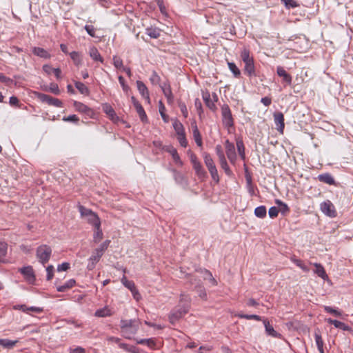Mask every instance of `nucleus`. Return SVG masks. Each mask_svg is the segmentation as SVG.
Masks as SVG:
<instances>
[{"instance_id": "15", "label": "nucleus", "mask_w": 353, "mask_h": 353, "mask_svg": "<svg viewBox=\"0 0 353 353\" xmlns=\"http://www.w3.org/2000/svg\"><path fill=\"white\" fill-rule=\"evenodd\" d=\"M164 150L165 151H166L167 152L170 153L172 155L173 161L176 165L179 166H181L183 165V162L181 160V158L176 148H174L172 145H168L164 148Z\"/></svg>"}, {"instance_id": "28", "label": "nucleus", "mask_w": 353, "mask_h": 353, "mask_svg": "<svg viewBox=\"0 0 353 353\" xmlns=\"http://www.w3.org/2000/svg\"><path fill=\"white\" fill-rule=\"evenodd\" d=\"M17 343V340L12 341L8 339H0V345L6 349H12Z\"/></svg>"}, {"instance_id": "7", "label": "nucleus", "mask_w": 353, "mask_h": 353, "mask_svg": "<svg viewBox=\"0 0 353 353\" xmlns=\"http://www.w3.org/2000/svg\"><path fill=\"white\" fill-rule=\"evenodd\" d=\"M320 208L323 213L330 217H335L337 214L334 205L330 200L321 203Z\"/></svg>"}, {"instance_id": "6", "label": "nucleus", "mask_w": 353, "mask_h": 353, "mask_svg": "<svg viewBox=\"0 0 353 353\" xmlns=\"http://www.w3.org/2000/svg\"><path fill=\"white\" fill-rule=\"evenodd\" d=\"M221 115L223 125L225 128H231L234 125V119L230 107L227 104H223L221 107Z\"/></svg>"}, {"instance_id": "38", "label": "nucleus", "mask_w": 353, "mask_h": 353, "mask_svg": "<svg viewBox=\"0 0 353 353\" xmlns=\"http://www.w3.org/2000/svg\"><path fill=\"white\" fill-rule=\"evenodd\" d=\"M194 170H195V172L196 175L199 178H203L206 176V172L203 169L202 165L200 163L196 164V165L193 166Z\"/></svg>"}, {"instance_id": "57", "label": "nucleus", "mask_w": 353, "mask_h": 353, "mask_svg": "<svg viewBox=\"0 0 353 353\" xmlns=\"http://www.w3.org/2000/svg\"><path fill=\"white\" fill-rule=\"evenodd\" d=\"M208 170H209V172L210 173L213 180H214L216 182H219V177L218 171H217L216 166L212 168L209 169Z\"/></svg>"}, {"instance_id": "22", "label": "nucleus", "mask_w": 353, "mask_h": 353, "mask_svg": "<svg viewBox=\"0 0 353 353\" xmlns=\"http://www.w3.org/2000/svg\"><path fill=\"white\" fill-rule=\"evenodd\" d=\"M32 53L41 58L49 59L50 58V53L45 49L39 47H34L32 48Z\"/></svg>"}, {"instance_id": "35", "label": "nucleus", "mask_w": 353, "mask_h": 353, "mask_svg": "<svg viewBox=\"0 0 353 353\" xmlns=\"http://www.w3.org/2000/svg\"><path fill=\"white\" fill-rule=\"evenodd\" d=\"M314 339H315V342H316L318 350L319 351L320 353H324L323 341L322 339L321 334L316 332L314 334Z\"/></svg>"}, {"instance_id": "40", "label": "nucleus", "mask_w": 353, "mask_h": 353, "mask_svg": "<svg viewBox=\"0 0 353 353\" xmlns=\"http://www.w3.org/2000/svg\"><path fill=\"white\" fill-rule=\"evenodd\" d=\"M95 232L94 234V241L95 243L99 242L103 239V232L101 229V225L95 226Z\"/></svg>"}, {"instance_id": "8", "label": "nucleus", "mask_w": 353, "mask_h": 353, "mask_svg": "<svg viewBox=\"0 0 353 353\" xmlns=\"http://www.w3.org/2000/svg\"><path fill=\"white\" fill-rule=\"evenodd\" d=\"M38 99L48 105H53L55 107H62L63 103L58 99L53 98L50 95L43 94V93H38L37 94Z\"/></svg>"}, {"instance_id": "16", "label": "nucleus", "mask_w": 353, "mask_h": 353, "mask_svg": "<svg viewBox=\"0 0 353 353\" xmlns=\"http://www.w3.org/2000/svg\"><path fill=\"white\" fill-rule=\"evenodd\" d=\"M137 90H139L141 95L148 102H150V94L149 91L146 85L141 81H137Z\"/></svg>"}, {"instance_id": "14", "label": "nucleus", "mask_w": 353, "mask_h": 353, "mask_svg": "<svg viewBox=\"0 0 353 353\" xmlns=\"http://www.w3.org/2000/svg\"><path fill=\"white\" fill-rule=\"evenodd\" d=\"M160 87L165 97L167 98L168 103H172L174 100V96L170 83L168 82H164L160 85Z\"/></svg>"}, {"instance_id": "42", "label": "nucleus", "mask_w": 353, "mask_h": 353, "mask_svg": "<svg viewBox=\"0 0 353 353\" xmlns=\"http://www.w3.org/2000/svg\"><path fill=\"white\" fill-rule=\"evenodd\" d=\"M173 128H174L177 136L185 133L183 125H182L181 123H180L177 121L174 122Z\"/></svg>"}, {"instance_id": "20", "label": "nucleus", "mask_w": 353, "mask_h": 353, "mask_svg": "<svg viewBox=\"0 0 353 353\" xmlns=\"http://www.w3.org/2000/svg\"><path fill=\"white\" fill-rule=\"evenodd\" d=\"M265 332L266 333L273 337L278 338L281 336L276 330H274V327L270 324V322L267 319L263 320Z\"/></svg>"}, {"instance_id": "63", "label": "nucleus", "mask_w": 353, "mask_h": 353, "mask_svg": "<svg viewBox=\"0 0 353 353\" xmlns=\"http://www.w3.org/2000/svg\"><path fill=\"white\" fill-rule=\"evenodd\" d=\"M119 347L120 348L123 349L125 351H126L128 352H134V347L133 346H130L127 343H123L120 342L119 343Z\"/></svg>"}, {"instance_id": "2", "label": "nucleus", "mask_w": 353, "mask_h": 353, "mask_svg": "<svg viewBox=\"0 0 353 353\" xmlns=\"http://www.w3.org/2000/svg\"><path fill=\"white\" fill-rule=\"evenodd\" d=\"M241 58L245 64L244 73L248 77H255L256 74L254 61L253 57L250 56V50L244 48L241 52Z\"/></svg>"}, {"instance_id": "13", "label": "nucleus", "mask_w": 353, "mask_h": 353, "mask_svg": "<svg viewBox=\"0 0 353 353\" xmlns=\"http://www.w3.org/2000/svg\"><path fill=\"white\" fill-rule=\"evenodd\" d=\"M102 256V254H101L94 250L88 259L87 269L88 270H92L95 268L96 264L99 261Z\"/></svg>"}, {"instance_id": "39", "label": "nucleus", "mask_w": 353, "mask_h": 353, "mask_svg": "<svg viewBox=\"0 0 353 353\" xmlns=\"http://www.w3.org/2000/svg\"><path fill=\"white\" fill-rule=\"evenodd\" d=\"M236 148L238 152L242 159H245V147L242 140L238 139L236 140Z\"/></svg>"}, {"instance_id": "30", "label": "nucleus", "mask_w": 353, "mask_h": 353, "mask_svg": "<svg viewBox=\"0 0 353 353\" xmlns=\"http://www.w3.org/2000/svg\"><path fill=\"white\" fill-rule=\"evenodd\" d=\"M112 314L110 309L108 307L99 309L95 312L94 315L97 317H107L110 316Z\"/></svg>"}, {"instance_id": "58", "label": "nucleus", "mask_w": 353, "mask_h": 353, "mask_svg": "<svg viewBox=\"0 0 353 353\" xmlns=\"http://www.w3.org/2000/svg\"><path fill=\"white\" fill-rule=\"evenodd\" d=\"M194 106L197 110L198 114L201 117L203 113L202 103L198 98L194 101Z\"/></svg>"}, {"instance_id": "43", "label": "nucleus", "mask_w": 353, "mask_h": 353, "mask_svg": "<svg viewBox=\"0 0 353 353\" xmlns=\"http://www.w3.org/2000/svg\"><path fill=\"white\" fill-rule=\"evenodd\" d=\"M287 9L295 8L299 6V4L295 0H281Z\"/></svg>"}, {"instance_id": "19", "label": "nucleus", "mask_w": 353, "mask_h": 353, "mask_svg": "<svg viewBox=\"0 0 353 353\" xmlns=\"http://www.w3.org/2000/svg\"><path fill=\"white\" fill-rule=\"evenodd\" d=\"M103 110L112 121H117L119 120V117H117L114 110L109 104H105L103 106Z\"/></svg>"}, {"instance_id": "25", "label": "nucleus", "mask_w": 353, "mask_h": 353, "mask_svg": "<svg viewBox=\"0 0 353 353\" xmlns=\"http://www.w3.org/2000/svg\"><path fill=\"white\" fill-rule=\"evenodd\" d=\"M137 343L138 344L146 345L150 348H152V349H154V350L158 348L155 340L152 339V338L151 339H144L137 340Z\"/></svg>"}, {"instance_id": "59", "label": "nucleus", "mask_w": 353, "mask_h": 353, "mask_svg": "<svg viewBox=\"0 0 353 353\" xmlns=\"http://www.w3.org/2000/svg\"><path fill=\"white\" fill-rule=\"evenodd\" d=\"M118 80L122 87L123 90L125 92H128L130 90V87L125 83L124 78L122 76H119L118 77Z\"/></svg>"}, {"instance_id": "21", "label": "nucleus", "mask_w": 353, "mask_h": 353, "mask_svg": "<svg viewBox=\"0 0 353 353\" xmlns=\"http://www.w3.org/2000/svg\"><path fill=\"white\" fill-rule=\"evenodd\" d=\"M276 73L279 77H283L284 81L288 84H291L292 77L287 73L283 67L279 66L276 69Z\"/></svg>"}, {"instance_id": "49", "label": "nucleus", "mask_w": 353, "mask_h": 353, "mask_svg": "<svg viewBox=\"0 0 353 353\" xmlns=\"http://www.w3.org/2000/svg\"><path fill=\"white\" fill-rule=\"evenodd\" d=\"M323 308L326 312L332 314L334 315L335 316L339 317V316H341L342 314L341 311L334 309L330 306L325 305V306H323Z\"/></svg>"}, {"instance_id": "37", "label": "nucleus", "mask_w": 353, "mask_h": 353, "mask_svg": "<svg viewBox=\"0 0 353 353\" xmlns=\"http://www.w3.org/2000/svg\"><path fill=\"white\" fill-rule=\"evenodd\" d=\"M267 210L264 205H261L255 208L254 214L256 217L263 219L266 216Z\"/></svg>"}, {"instance_id": "4", "label": "nucleus", "mask_w": 353, "mask_h": 353, "mask_svg": "<svg viewBox=\"0 0 353 353\" xmlns=\"http://www.w3.org/2000/svg\"><path fill=\"white\" fill-rule=\"evenodd\" d=\"M52 249L47 245H41L37 248L36 256L43 265L47 263L51 256Z\"/></svg>"}, {"instance_id": "56", "label": "nucleus", "mask_w": 353, "mask_h": 353, "mask_svg": "<svg viewBox=\"0 0 353 353\" xmlns=\"http://www.w3.org/2000/svg\"><path fill=\"white\" fill-rule=\"evenodd\" d=\"M216 155L219 159H225V154L221 145H216L215 148Z\"/></svg>"}, {"instance_id": "32", "label": "nucleus", "mask_w": 353, "mask_h": 353, "mask_svg": "<svg viewBox=\"0 0 353 353\" xmlns=\"http://www.w3.org/2000/svg\"><path fill=\"white\" fill-rule=\"evenodd\" d=\"M74 85L76 88L79 91V92L84 95H88L90 93L88 88L83 83L80 81H75Z\"/></svg>"}, {"instance_id": "55", "label": "nucleus", "mask_w": 353, "mask_h": 353, "mask_svg": "<svg viewBox=\"0 0 353 353\" xmlns=\"http://www.w3.org/2000/svg\"><path fill=\"white\" fill-rule=\"evenodd\" d=\"M177 139L180 143V145L183 147V148H186L187 145H188V141H187V139L185 138V134H179L177 136Z\"/></svg>"}, {"instance_id": "27", "label": "nucleus", "mask_w": 353, "mask_h": 353, "mask_svg": "<svg viewBox=\"0 0 353 353\" xmlns=\"http://www.w3.org/2000/svg\"><path fill=\"white\" fill-rule=\"evenodd\" d=\"M315 267V270H314V273L316 274L319 277L323 279H325L327 278V275L325 272L324 268L320 264L315 263H314Z\"/></svg>"}, {"instance_id": "46", "label": "nucleus", "mask_w": 353, "mask_h": 353, "mask_svg": "<svg viewBox=\"0 0 353 353\" xmlns=\"http://www.w3.org/2000/svg\"><path fill=\"white\" fill-rule=\"evenodd\" d=\"M146 33L151 38L157 39L160 36L159 30L155 28H147Z\"/></svg>"}, {"instance_id": "17", "label": "nucleus", "mask_w": 353, "mask_h": 353, "mask_svg": "<svg viewBox=\"0 0 353 353\" xmlns=\"http://www.w3.org/2000/svg\"><path fill=\"white\" fill-rule=\"evenodd\" d=\"M191 127L192 129L193 137H194V139L196 145L199 147H201L203 145L202 138H201V134L199 132V130L198 129L196 122L192 123Z\"/></svg>"}, {"instance_id": "52", "label": "nucleus", "mask_w": 353, "mask_h": 353, "mask_svg": "<svg viewBox=\"0 0 353 353\" xmlns=\"http://www.w3.org/2000/svg\"><path fill=\"white\" fill-rule=\"evenodd\" d=\"M150 80L151 81V83L153 84V85H157V84H159L160 83V81H161V77H159V75L157 73V72L155 71H153L152 73V75L150 78Z\"/></svg>"}, {"instance_id": "41", "label": "nucleus", "mask_w": 353, "mask_h": 353, "mask_svg": "<svg viewBox=\"0 0 353 353\" xmlns=\"http://www.w3.org/2000/svg\"><path fill=\"white\" fill-rule=\"evenodd\" d=\"M237 316L241 318V319H248V320H256V321H261L262 319L260 316L259 315H256V314H237Z\"/></svg>"}, {"instance_id": "29", "label": "nucleus", "mask_w": 353, "mask_h": 353, "mask_svg": "<svg viewBox=\"0 0 353 353\" xmlns=\"http://www.w3.org/2000/svg\"><path fill=\"white\" fill-rule=\"evenodd\" d=\"M134 108H135L137 112L138 113L141 121L143 123H146L148 121V117H147L145 112L143 106L141 105V104L136 103V106Z\"/></svg>"}, {"instance_id": "1", "label": "nucleus", "mask_w": 353, "mask_h": 353, "mask_svg": "<svg viewBox=\"0 0 353 353\" xmlns=\"http://www.w3.org/2000/svg\"><path fill=\"white\" fill-rule=\"evenodd\" d=\"M141 321L139 319H121L120 327L123 336L128 339H132L139 329Z\"/></svg>"}, {"instance_id": "51", "label": "nucleus", "mask_w": 353, "mask_h": 353, "mask_svg": "<svg viewBox=\"0 0 353 353\" xmlns=\"http://www.w3.org/2000/svg\"><path fill=\"white\" fill-rule=\"evenodd\" d=\"M276 203L279 205L280 209L279 210L283 214H285V213L288 212L290 211V209L287 204L284 203L280 200H276Z\"/></svg>"}, {"instance_id": "11", "label": "nucleus", "mask_w": 353, "mask_h": 353, "mask_svg": "<svg viewBox=\"0 0 353 353\" xmlns=\"http://www.w3.org/2000/svg\"><path fill=\"white\" fill-rule=\"evenodd\" d=\"M19 271L30 283H33L35 281V275L32 266L28 265L23 267L20 268Z\"/></svg>"}, {"instance_id": "3", "label": "nucleus", "mask_w": 353, "mask_h": 353, "mask_svg": "<svg viewBox=\"0 0 353 353\" xmlns=\"http://www.w3.org/2000/svg\"><path fill=\"white\" fill-rule=\"evenodd\" d=\"M79 211L81 217L85 219L89 224L94 227L101 225V220L99 216L90 209L79 205Z\"/></svg>"}, {"instance_id": "47", "label": "nucleus", "mask_w": 353, "mask_h": 353, "mask_svg": "<svg viewBox=\"0 0 353 353\" xmlns=\"http://www.w3.org/2000/svg\"><path fill=\"white\" fill-rule=\"evenodd\" d=\"M110 240L105 241L100 245L99 248L95 249V250L103 255L104 254L105 251L108 249V248L110 245Z\"/></svg>"}, {"instance_id": "44", "label": "nucleus", "mask_w": 353, "mask_h": 353, "mask_svg": "<svg viewBox=\"0 0 353 353\" xmlns=\"http://www.w3.org/2000/svg\"><path fill=\"white\" fill-rule=\"evenodd\" d=\"M112 60L113 65L117 69L122 70L125 67L123 66V61L120 57L114 56Z\"/></svg>"}, {"instance_id": "5", "label": "nucleus", "mask_w": 353, "mask_h": 353, "mask_svg": "<svg viewBox=\"0 0 353 353\" xmlns=\"http://www.w3.org/2000/svg\"><path fill=\"white\" fill-rule=\"evenodd\" d=\"M189 311V306L187 304L183 305H179L174 309L169 315L170 322L174 325L176 321L181 319Z\"/></svg>"}, {"instance_id": "34", "label": "nucleus", "mask_w": 353, "mask_h": 353, "mask_svg": "<svg viewBox=\"0 0 353 353\" xmlns=\"http://www.w3.org/2000/svg\"><path fill=\"white\" fill-rule=\"evenodd\" d=\"M203 157L204 159L205 164L208 170L216 166L210 154L204 152L203 154Z\"/></svg>"}, {"instance_id": "48", "label": "nucleus", "mask_w": 353, "mask_h": 353, "mask_svg": "<svg viewBox=\"0 0 353 353\" xmlns=\"http://www.w3.org/2000/svg\"><path fill=\"white\" fill-rule=\"evenodd\" d=\"M190 297L188 294L181 293L180 295L179 305L187 304L190 307Z\"/></svg>"}, {"instance_id": "64", "label": "nucleus", "mask_w": 353, "mask_h": 353, "mask_svg": "<svg viewBox=\"0 0 353 353\" xmlns=\"http://www.w3.org/2000/svg\"><path fill=\"white\" fill-rule=\"evenodd\" d=\"M69 353H86L85 350L80 346L72 347H70L68 350Z\"/></svg>"}, {"instance_id": "36", "label": "nucleus", "mask_w": 353, "mask_h": 353, "mask_svg": "<svg viewBox=\"0 0 353 353\" xmlns=\"http://www.w3.org/2000/svg\"><path fill=\"white\" fill-rule=\"evenodd\" d=\"M70 56L75 65L79 66L80 65H81L82 59L79 52L73 51L70 53Z\"/></svg>"}, {"instance_id": "33", "label": "nucleus", "mask_w": 353, "mask_h": 353, "mask_svg": "<svg viewBox=\"0 0 353 353\" xmlns=\"http://www.w3.org/2000/svg\"><path fill=\"white\" fill-rule=\"evenodd\" d=\"M203 99L205 101V105L211 110L216 108L214 103L211 100L209 92L203 93Z\"/></svg>"}, {"instance_id": "23", "label": "nucleus", "mask_w": 353, "mask_h": 353, "mask_svg": "<svg viewBox=\"0 0 353 353\" xmlns=\"http://www.w3.org/2000/svg\"><path fill=\"white\" fill-rule=\"evenodd\" d=\"M89 55L94 61H99L101 63L103 62V57L101 56L99 50L95 47H92L90 48Z\"/></svg>"}, {"instance_id": "24", "label": "nucleus", "mask_w": 353, "mask_h": 353, "mask_svg": "<svg viewBox=\"0 0 353 353\" xmlns=\"http://www.w3.org/2000/svg\"><path fill=\"white\" fill-rule=\"evenodd\" d=\"M319 181L325 183L329 185H333L334 183V179L332 176L329 173H324L318 176Z\"/></svg>"}, {"instance_id": "45", "label": "nucleus", "mask_w": 353, "mask_h": 353, "mask_svg": "<svg viewBox=\"0 0 353 353\" xmlns=\"http://www.w3.org/2000/svg\"><path fill=\"white\" fill-rule=\"evenodd\" d=\"M228 68L233 73L235 77H239L241 74L239 69L236 67L234 63L228 62Z\"/></svg>"}, {"instance_id": "61", "label": "nucleus", "mask_w": 353, "mask_h": 353, "mask_svg": "<svg viewBox=\"0 0 353 353\" xmlns=\"http://www.w3.org/2000/svg\"><path fill=\"white\" fill-rule=\"evenodd\" d=\"M46 272H47V276L46 279L48 281L51 280L53 278L54 276V267L52 265H48L46 268Z\"/></svg>"}, {"instance_id": "9", "label": "nucleus", "mask_w": 353, "mask_h": 353, "mask_svg": "<svg viewBox=\"0 0 353 353\" xmlns=\"http://www.w3.org/2000/svg\"><path fill=\"white\" fill-rule=\"evenodd\" d=\"M225 148L226 155L229 161L232 163H234L236 160V154L234 143H231L228 139L225 141Z\"/></svg>"}, {"instance_id": "60", "label": "nucleus", "mask_w": 353, "mask_h": 353, "mask_svg": "<svg viewBox=\"0 0 353 353\" xmlns=\"http://www.w3.org/2000/svg\"><path fill=\"white\" fill-rule=\"evenodd\" d=\"M279 212V210L276 207L272 206L269 209L268 214L270 218L274 219L278 216Z\"/></svg>"}, {"instance_id": "10", "label": "nucleus", "mask_w": 353, "mask_h": 353, "mask_svg": "<svg viewBox=\"0 0 353 353\" xmlns=\"http://www.w3.org/2000/svg\"><path fill=\"white\" fill-rule=\"evenodd\" d=\"M73 106L77 112L84 114L90 118L94 115L93 110L83 103L74 101Z\"/></svg>"}, {"instance_id": "26", "label": "nucleus", "mask_w": 353, "mask_h": 353, "mask_svg": "<svg viewBox=\"0 0 353 353\" xmlns=\"http://www.w3.org/2000/svg\"><path fill=\"white\" fill-rule=\"evenodd\" d=\"M76 283L75 280L70 279L67 281L63 285L57 287V290L60 292H64L66 290L72 288Z\"/></svg>"}, {"instance_id": "18", "label": "nucleus", "mask_w": 353, "mask_h": 353, "mask_svg": "<svg viewBox=\"0 0 353 353\" xmlns=\"http://www.w3.org/2000/svg\"><path fill=\"white\" fill-rule=\"evenodd\" d=\"M326 321L329 324L333 325L335 327L342 330L343 331H350L351 330V328L350 326H348L345 323H344L341 321H339L338 320L327 319Z\"/></svg>"}, {"instance_id": "50", "label": "nucleus", "mask_w": 353, "mask_h": 353, "mask_svg": "<svg viewBox=\"0 0 353 353\" xmlns=\"http://www.w3.org/2000/svg\"><path fill=\"white\" fill-rule=\"evenodd\" d=\"M219 163H220V165L221 167V168L223 170H224V171L225 172V173L228 174V175H230L231 174L232 172L228 165V163H227V161H226V159H219Z\"/></svg>"}, {"instance_id": "12", "label": "nucleus", "mask_w": 353, "mask_h": 353, "mask_svg": "<svg viewBox=\"0 0 353 353\" xmlns=\"http://www.w3.org/2000/svg\"><path fill=\"white\" fill-rule=\"evenodd\" d=\"M274 121L276 125V130L281 134L283 132L285 123H284V116L281 112H276L274 113Z\"/></svg>"}, {"instance_id": "62", "label": "nucleus", "mask_w": 353, "mask_h": 353, "mask_svg": "<svg viewBox=\"0 0 353 353\" xmlns=\"http://www.w3.org/2000/svg\"><path fill=\"white\" fill-rule=\"evenodd\" d=\"M292 261L298 267H299L301 269H302L304 272L309 271V268L306 265H304V263H303L302 261H301L299 259H293Z\"/></svg>"}, {"instance_id": "54", "label": "nucleus", "mask_w": 353, "mask_h": 353, "mask_svg": "<svg viewBox=\"0 0 353 353\" xmlns=\"http://www.w3.org/2000/svg\"><path fill=\"white\" fill-rule=\"evenodd\" d=\"M8 250V244L4 242L0 241V255L6 257L7 254Z\"/></svg>"}, {"instance_id": "53", "label": "nucleus", "mask_w": 353, "mask_h": 353, "mask_svg": "<svg viewBox=\"0 0 353 353\" xmlns=\"http://www.w3.org/2000/svg\"><path fill=\"white\" fill-rule=\"evenodd\" d=\"M196 288L199 297H201L203 299H205L207 297V294L205 288L201 285H196Z\"/></svg>"}, {"instance_id": "31", "label": "nucleus", "mask_w": 353, "mask_h": 353, "mask_svg": "<svg viewBox=\"0 0 353 353\" xmlns=\"http://www.w3.org/2000/svg\"><path fill=\"white\" fill-rule=\"evenodd\" d=\"M121 283L125 288L129 289L132 293H134V292L136 290L134 283L132 281L128 280L125 276H123L121 278Z\"/></svg>"}]
</instances>
